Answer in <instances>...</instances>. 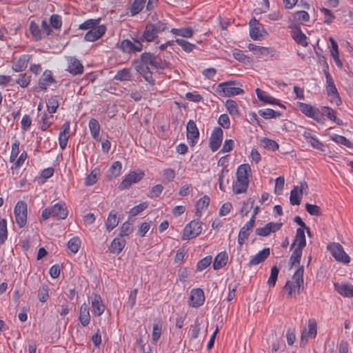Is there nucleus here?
Segmentation results:
<instances>
[{
    "instance_id": "15",
    "label": "nucleus",
    "mask_w": 353,
    "mask_h": 353,
    "mask_svg": "<svg viewBox=\"0 0 353 353\" xmlns=\"http://www.w3.org/2000/svg\"><path fill=\"white\" fill-rule=\"evenodd\" d=\"M68 65L66 70L70 74L74 76L83 74L84 67L80 61L76 57H69L68 59Z\"/></svg>"
},
{
    "instance_id": "6",
    "label": "nucleus",
    "mask_w": 353,
    "mask_h": 353,
    "mask_svg": "<svg viewBox=\"0 0 353 353\" xmlns=\"http://www.w3.org/2000/svg\"><path fill=\"white\" fill-rule=\"evenodd\" d=\"M324 73L326 77V91L327 94L330 95H334L336 98V103L339 105L341 103V99L339 97L337 89L334 83V81L330 72H328V65L327 63H325L324 65Z\"/></svg>"
},
{
    "instance_id": "13",
    "label": "nucleus",
    "mask_w": 353,
    "mask_h": 353,
    "mask_svg": "<svg viewBox=\"0 0 353 353\" xmlns=\"http://www.w3.org/2000/svg\"><path fill=\"white\" fill-rule=\"evenodd\" d=\"M132 43L129 39H124L120 44L119 48L126 53H132L134 52H140L142 50V44L140 41L134 39Z\"/></svg>"
},
{
    "instance_id": "34",
    "label": "nucleus",
    "mask_w": 353,
    "mask_h": 353,
    "mask_svg": "<svg viewBox=\"0 0 353 353\" xmlns=\"http://www.w3.org/2000/svg\"><path fill=\"white\" fill-rule=\"evenodd\" d=\"M88 126L92 138L98 141L101 128L99 121L92 118L89 121Z\"/></svg>"
},
{
    "instance_id": "29",
    "label": "nucleus",
    "mask_w": 353,
    "mask_h": 353,
    "mask_svg": "<svg viewBox=\"0 0 353 353\" xmlns=\"http://www.w3.org/2000/svg\"><path fill=\"white\" fill-rule=\"evenodd\" d=\"M297 105L303 114L312 119L315 117V114H316L319 110L312 105L302 102H297Z\"/></svg>"
},
{
    "instance_id": "52",
    "label": "nucleus",
    "mask_w": 353,
    "mask_h": 353,
    "mask_svg": "<svg viewBox=\"0 0 353 353\" xmlns=\"http://www.w3.org/2000/svg\"><path fill=\"white\" fill-rule=\"evenodd\" d=\"M8 237L7 222L4 219H0V245L3 244Z\"/></svg>"
},
{
    "instance_id": "22",
    "label": "nucleus",
    "mask_w": 353,
    "mask_h": 353,
    "mask_svg": "<svg viewBox=\"0 0 353 353\" xmlns=\"http://www.w3.org/2000/svg\"><path fill=\"white\" fill-rule=\"evenodd\" d=\"M290 28L292 29V37L296 42L304 47L307 46V37L301 31L300 26L294 25L290 26Z\"/></svg>"
},
{
    "instance_id": "61",
    "label": "nucleus",
    "mask_w": 353,
    "mask_h": 353,
    "mask_svg": "<svg viewBox=\"0 0 353 353\" xmlns=\"http://www.w3.org/2000/svg\"><path fill=\"white\" fill-rule=\"evenodd\" d=\"M262 143L263 144L264 148H266L268 150H270L272 151H275L279 149V144L274 140L268 139V138H264L262 140Z\"/></svg>"
},
{
    "instance_id": "32",
    "label": "nucleus",
    "mask_w": 353,
    "mask_h": 353,
    "mask_svg": "<svg viewBox=\"0 0 353 353\" xmlns=\"http://www.w3.org/2000/svg\"><path fill=\"white\" fill-rule=\"evenodd\" d=\"M249 185V180L236 179L233 185L232 191L234 194H241L245 192Z\"/></svg>"
},
{
    "instance_id": "16",
    "label": "nucleus",
    "mask_w": 353,
    "mask_h": 353,
    "mask_svg": "<svg viewBox=\"0 0 353 353\" xmlns=\"http://www.w3.org/2000/svg\"><path fill=\"white\" fill-rule=\"evenodd\" d=\"M308 328L309 330L307 332L305 329H304L301 334V345H304L307 342V336H310L312 337H316L317 334V325L316 322L314 319H310L308 321Z\"/></svg>"
},
{
    "instance_id": "9",
    "label": "nucleus",
    "mask_w": 353,
    "mask_h": 353,
    "mask_svg": "<svg viewBox=\"0 0 353 353\" xmlns=\"http://www.w3.org/2000/svg\"><path fill=\"white\" fill-rule=\"evenodd\" d=\"M107 30L105 25H97L94 28L90 29L84 37L86 41L94 42L103 37Z\"/></svg>"
},
{
    "instance_id": "4",
    "label": "nucleus",
    "mask_w": 353,
    "mask_h": 353,
    "mask_svg": "<svg viewBox=\"0 0 353 353\" xmlns=\"http://www.w3.org/2000/svg\"><path fill=\"white\" fill-rule=\"evenodd\" d=\"M202 223L199 220H193L190 221L183 230L182 236L183 240H190L196 238L200 234L202 230Z\"/></svg>"
},
{
    "instance_id": "24",
    "label": "nucleus",
    "mask_w": 353,
    "mask_h": 353,
    "mask_svg": "<svg viewBox=\"0 0 353 353\" xmlns=\"http://www.w3.org/2000/svg\"><path fill=\"white\" fill-rule=\"evenodd\" d=\"M146 0H134L131 6L130 12L132 16H134L142 10ZM154 8L152 0H148L146 9L150 10Z\"/></svg>"
},
{
    "instance_id": "31",
    "label": "nucleus",
    "mask_w": 353,
    "mask_h": 353,
    "mask_svg": "<svg viewBox=\"0 0 353 353\" xmlns=\"http://www.w3.org/2000/svg\"><path fill=\"white\" fill-rule=\"evenodd\" d=\"M119 222V218L117 217V212L114 210H111L105 221L106 230L109 232L112 230L118 225Z\"/></svg>"
},
{
    "instance_id": "51",
    "label": "nucleus",
    "mask_w": 353,
    "mask_h": 353,
    "mask_svg": "<svg viewBox=\"0 0 353 353\" xmlns=\"http://www.w3.org/2000/svg\"><path fill=\"white\" fill-rule=\"evenodd\" d=\"M248 49L255 54L268 55L270 53L268 48L258 46L254 43H250Z\"/></svg>"
},
{
    "instance_id": "40",
    "label": "nucleus",
    "mask_w": 353,
    "mask_h": 353,
    "mask_svg": "<svg viewBox=\"0 0 353 353\" xmlns=\"http://www.w3.org/2000/svg\"><path fill=\"white\" fill-rule=\"evenodd\" d=\"M168 30L167 19L161 14L160 18L156 13V33L163 32Z\"/></svg>"
},
{
    "instance_id": "60",
    "label": "nucleus",
    "mask_w": 353,
    "mask_h": 353,
    "mask_svg": "<svg viewBox=\"0 0 353 353\" xmlns=\"http://www.w3.org/2000/svg\"><path fill=\"white\" fill-rule=\"evenodd\" d=\"M175 42L187 52H192L194 48H196V46L194 44L190 43L183 39H177L175 40Z\"/></svg>"
},
{
    "instance_id": "62",
    "label": "nucleus",
    "mask_w": 353,
    "mask_h": 353,
    "mask_svg": "<svg viewBox=\"0 0 353 353\" xmlns=\"http://www.w3.org/2000/svg\"><path fill=\"white\" fill-rule=\"evenodd\" d=\"M279 273V269L276 265H274L271 269L270 276L268 279V283L269 285L274 287L276 284L278 275Z\"/></svg>"
},
{
    "instance_id": "63",
    "label": "nucleus",
    "mask_w": 353,
    "mask_h": 353,
    "mask_svg": "<svg viewBox=\"0 0 353 353\" xmlns=\"http://www.w3.org/2000/svg\"><path fill=\"white\" fill-rule=\"evenodd\" d=\"M306 211L312 216H321V211L319 206L307 203L305 204Z\"/></svg>"
},
{
    "instance_id": "7",
    "label": "nucleus",
    "mask_w": 353,
    "mask_h": 353,
    "mask_svg": "<svg viewBox=\"0 0 353 353\" xmlns=\"http://www.w3.org/2000/svg\"><path fill=\"white\" fill-rule=\"evenodd\" d=\"M330 250L332 255L337 261L343 263H349L350 261V256L344 251L342 245L338 243H334L332 245L327 247Z\"/></svg>"
},
{
    "instance_id": "44",
    "label": "nucleus",
    "mask_w": 353,
    "mask_h": 353,
    "mask_svg": "<svg viewBox=\"0 0 353 353\" xmlns=\"http://www.w3.org/2000/svg\"><path fill=\"white\" fill-rule=\"evenodd\" d=\"M131 77L130 70L128 68H124L117 71L114 79L120 81H129L131 79Z\"/></svg>"
},
{
    "instance_id": "48",
    "label": "nucleus",
    "mask_w": 353,
    "mask_h": 353,
    "mask_svg": "<svg viewBox=\"0 0 353 353\" xmlns=\"http://www.w3.org/2000/svg\"><path fill=\"white\" fill-rule=\"evenodd\" d=\"M59 103L57 96H52L47 102L48 111L52 114L55 113L59 108Z\"/></svg>"
},
{
    "instance_id": "21",
    "label": "nucleus",
    "mask_w": 353,
    "mask_h": 353,
    "mask_svg": "<svg viewBox=\"0 0 353 353\" xmlns=\"http://www.w3.org/2000/svg\"><path fill=\"white\" fill-rule=\"evenodd\" d=\"M334 290L341 296L347 298L353 297V285L350 283H334Z\"/></svg>"
},
{
    "instance_id": "30",
    "label": "nucleus",
    "mask_w": 353,
    "mask_h": 353,
    "mask_svg": "<svg viewBox=\"0 0 353 353\" xmlns=\"http://www.w3.org/2000/svg\"><path fill=\"white\" fill-rule=\"evenodd\" d=\"M228 256L226 252L219 253L214 259L213 263V268L215 270H219L224 267L228 262Z\"/></svg>"
},
{
    "instance_id": "45",
    "label": "nucleus",
    "mask_w": 353,
    "mask_h": 353,
    "mask_svg": "<svg viewBox=\"0 0 353 353\" xmlns=\"http://www.w3.org/2000/svg\"><path fill=\"white\" fill-rule=\"evenodd\" d=\"M254 226L253 219H250L241 229L239 234L241 236L245 238L246 239L248 238L250 232L252 230V228Z\"/></svg>"
},
{
    "instance_id": "26",
    "label": "nucleus",
    "mask_w": 353,
    "mask_h": 353,
    "mask_svg": "<svg viewBox=\"0 0 353 353\" xmlns=\"http://www.w3.org/2000/svg\"><path fill=\"white\" fill-rule=\"evenodd\" d=\"M296 243H298L296 248L301 250H303L306 245L305 235L303 228H298L296 230L295 239L291 245V250L295 246Z\"/></svg>"
},
{
    "instance_id": "50",
    "label": "nucleus",
    "mask_w": 353,
    "mask_h": 353,
    "mask_svg": "<svg viewBox=\"0 0 353 353\" xmlns=\"http://www.w3.org/2000/svg\"><path fill=\"white\" fill-rule=\"evenodd\" d=\"M248 171H250V167L248 164H242L239 165L236 171V179L248 180Z\"/></svg>"
},
{
    "instance_id": "39",
    "label": "nucleus",
    "mask_w": 353,
    "mask_h": 353,
    "mask_svg": "<svg viewBox=\"0 0 353 353\" xmlns=\"http://www.w3.org/2000/svg\"><path fill=\"white\" fill-rule=\"evenodd\" d=\"M101 20V18L88 19L79 26V29L88 31L90 29L94 28L97 25H99Z\"/></svg>"
},
{
    "instance_id": "38",
    "label": "nucleus",
    "mask_w": 353,
    "mask_h": 353,
    "mask_svg": "<svg viewBox=\"0 0 353 353\" xmlns=\"http://www.w3.org/2000/svg\"><path fill=\"white\" fill-rule=\"evenodd\" d=\"M210 203V198L209 196L205 195L202 198H201L196 203V214L198 216H201V210H206Z\"/></svg>"
},
{
    "instance_id": "36",
    "label": "nucleus",
    "mask_w": 353,
    "mask_h": 353,
    "mask_svg": "<svg viewBox=\"0 0 353 353\" xmlns=\"http://www.w3.org/2000/svg\"><path fill=\"white\" fill-rule=\"evenodd\" d=\"M258 114L265 119H274L282 116V113L279 111H275L271 108L258 110Z\"/></svg>"
},
{
    "instance_id": "43",
    "label": "nucleus",
    "mask_w": 353,
    "mask_h": 353,
    "mask_svg": "<svg viewBox=\"0 0 353 353\" xmlns=\"http://www.w3.org/2000/svg\"><path fill=\"white\" fill-rule=\"evenodd\" d=\"M225 108L231 115L239 116L240 114L236 102L232 99H228L225 101Z\"/></svg>"
},
{
    "instance_id": "56",
    "label": "nucleus",
    "mask_w": 353,
    "mask_h": 353,
    "mask_svg": "<svg viewBox=\"0 0 353 353\" xmlns=\"http://www.w3.org/2000/svg\"><path fill=\"white\" fill-rule=\"evenodd\" d=\"M80 245L81 241L79 237L72 238L68 242V248L73 254H75L79 251Z\"/></svg>"
},
{
    "instance_id": "8",
    "label": "nucleus",
    "mask_w": 353,
    "mask_h": 353,
    "mask_svg": "<svg viewBox=\"0 0 353 353\" xmlns=\"http://www.w3.org/2000/svg\"><path fill=\"white\" fill-rule=\"evenodd\" d=\"M186 136L191 147L194 146L199 137V131L193 120H189L186 125Z\"/></svg>"
},
{
    "instance_id": "28",
    "label": "nucleus",
    "mask_w": 353,
    "mask_h": 353,
    "mask_svg": "<svg viewBox=\"0 0 353 353\" xmlns=\"http://www.w3.org/2000/svg\"><path fill=\"white\" fill-rule=\"evenodd\" d=\"M79 319L83 327L87 326L90 322L89 307L85 303L81 305Z\"/></svg>"
},
{
    "instance_id": "11",
    "label": "nucleus",
    "mask_w": 353,
    "mask_h": 353,
    "mask_svg": "<svg viewBox=\"0 0 353 353\" xmlns=\"http://www.w3.org/2000/svg\"><path fill=\"white\" fill-rule=\"evenodd\" d=\"M205 296L203 291L200 288L192 290L189 297V305L193 307H199L203 304Z\"/></svg>"
},
{
    "instance_id": "18",
    "label": "nucleus",
    "mask_w": 353,
    "mask_h": 353,
    "mask_svg": "<svg viewBox=\"0 0 353 353\" xmlns=\"http://www.w3.org/2000/svg\"><path fill=\"white\" fill-rule=\"evenodd\" d=\"M91 300L94 314L97 316H101L105 310V305L103 303L101 297L99 294H92L91 296Z\"/></svg>"
},
{
    "instance_id": "35",
    "label": "nucleus",
    "mask_w": 353,
    "mask_h": 353,
    "mask_svg": "<svg viewBox=\"0 0 353 353\" xmlns=\"http://www.w3.org/2000/svg\"><path fill=\"white\" fill-rule=\"evenodd\" d=\"M141 40L148 42H150L154 40V24H147L145 30L143 32Z\"/></svg>"
},
{
    "instance_id": "57",
    "label": "nucleus",
    "mask_w": 353,
    "mask_h": 353,
    "mask_svg": "<svg viewBox=\"0 0 353 353\" xmlns=\"http://www.w3.org/2000/svg\"><path fill=\"white\" fill-rule=\"evenodd\" d=\"M263 32L265 33L263 27H252V28H250V36L253 40H260L263 37Z\"/></svg>"
},
{
    "instance_id": "10",
    "label": "nucleus",
    "mask_w": 353,
    "mask_h": 353,
    "mask_svg": "<svg viewBox=\"0 0 353 353\" xmlns=\"http://www.w3.org/2000/svg\"><path fill=\"white\" fill-rule=\"evenodd\" d=\"M223 136V130L220 127L214 128L210 137L209 143V146L212 152L216 151L221 146Z\"/></svg>"
},
{
    "instance_id": "23",
    "label": "nucleus",
    "mask_w": 353,
    "mask_h": 353,
    "mask_svg": "<svg viewBox=\"0 0 353 353\" xmlns=\"http://www.w3.org/2000/svg\"><path fill=\"white\" fill-rule=\"evenodd\" d=\"M255 91L257 97L260 101L268 104L278 105L280 107L285 108V106L281 104L279 100L268 94L265 91L261 90L260 88H256Z\"/></svg>"
},
{
    "instance_id": "1",
    "label": "nucleus",
    "mask_w": 353,
    "mask_h": 353,
    "mask_svg": "<svg viewBox=\"0 0 353 353\" xmlns=\"http://www.w3.org/2000/svg\"><path fill=\"white\" fill-rule=\"evenodd\" d=\"M154 68V55L150 52H144L140 56L139 60L136 61L135 69L146 81L154 84L152 77L153 72L151 69Z\"/></svg>"
},
{
    "instance_id": "42",
    "label": "nucleus",
    "mask_w": 353,
    "mask_h": 353,
    "mask_svg": "<svg viewBox=\"0 0 353 353\" xmlns=\"http://www.w3.org/2000/svg\"><path fill=\"white\" fill-rule=\"evenodd\" d=\"M302 194L299 191V186H294L291 190L290 201L293 205H298L301 203Z\"/></svg>"
},
{
    "instance_id": "53",
    "label": "nucleus",
    "mask_w": 353,
    "mask_h": 353,
    "mask_svg": "<svg viewBox=\"0 0 353 353\" xmlns=\"http://www.w3.org/2000/svg\"><path fill=\"white\" fill-rule=\"evenodd\" d=\"M31 81V76L26 73L20 74L18 79H16L15 83L19 84L21 88H27Z\"/></svg>"
},
{
    "instance_id": "20",
    "label": "nucleus",
    "mask_w": 353,
    "mask_h": 353,
    "mask_svg": "<svg viewBox=\"0 0 353 353\" xmlns=\"http://www.w3.org/2000/svg\"><path fill=\"white\" fill-rule=\"evenodd\" d=\"M303 274L304 267L303 265H299L292 276V279L294 281V283L296 285L297 288L298 294H301V292H302L304 290Z\"/></svg>"
},
{
    "instance_id": "58",
    "label": "nucleus",
    "mask_w": 353,
    "mask_h": 353,
    "mask_svg": "<svg viewBox=\"0 0 353 353\" xmlns=\"http://www.w3.org/2000/svg\"><path fill=\"white\" fill-rule=\"evenodd\" d=\"M133 232V227L132 223L128 221H125L123 223L120 228L119 236L121 237H123L125 236H128Z\"/></svg>"
},
{
    "instance_id": "55",
    "label": "nucleus",
    "mask_w": 353,
    "mask_h": 353,
    "mask_svg": "<svg viewBox=\"0 0 353 353\" xmlns=\"http://www.w3.org/2000/svg\"><path fill=\"white\" fill-rule=\"evenodd\" d=\"M296 286L292 281H288L283 287V290L288 292V298L296 297Z\"/></svg>"
},
{
    "instance_id": "19",
    "label": "nucleus",
    "mask_w": 353,
    "mask_h": 353,
    "mask_svg": "<svg viewBox=\"0 0 353 353\" xmlns=\"http://www.w3.org/2000/svg\"><path fill=\"white\" fill-rule=\"evenodd\" d=\"M56 82L55 79L52 76V71L46 70L39 78L38 84L41 90H46L49 85Z\"/></svg>"
},
{
    "instance_id": "25",
    "label": "nucleus",
    "mask_w": 353,
    "mask_h": 353,
    "mask_svg": "<svg viewBox=\"0 0 353 353\" xmlns=\"http://www.w3.org/2000/svg\"><path fill=\"white\" fill-rule=\"evenodd\" d=\"M270 254V250L269 248H264L256 255H254L248 263V265L251 267L252 265H258L263 262Z\"/></svg>"
},
{
    "instance_id": "12",
    "label": "nucleus",
    "mask_w": 353,
    "mask_h": 353,
    "mask_svg": "<svg viewBox=\"0 0 353 353\" xmlns=\"http://www.w3.org/2000/svg\"><path fill=\"white\" fill-rule=\"evenodd\" d=\"M143 173H137L136 172H130L127 174L120 183L119 188L120 190L128 189L134 183H138L143 178Z\"/></svg>"
},
{
    "instance_id": "64",
    "label": "nucleus",
    "mask_w": 353,
    "mask_h": 353,
    "mask_svg": "<svg viewBox=\"0 0 353 353\" xmlns=\"http://www.w3.org/2000/svg\"><path fill=\"white\" fill-rule=\"evenodd\" d=\"M212 263V256H207L203 259H201L196 265V270L198 271H202L208 268Z\"/></svg>"
},
{
    "instance_id": "47",
    "label": "nucleus",
    "mask_w": 353,
    "mask_h": 353,
    "mask_svg": "<svg viewBox=\"0 0 353 353\" xmlns=\"http://www.w3.org/2000/svg\"><path fill=\"white\" fill-rule=\"evenodd\" d=\"M303 250L296 248L290 258V268L295 265H300Z\"/></svg>"
},
{
    "instance_id": "54",
    "label": "nucleus",
    "mask_w": 353,
    "mask_h": 353,
    "mask_svg": "<svg viewBox=\"0 0 353 353\" xmlns=\"http://www.w3.org/2000/svg\"><path fill=\"white\" fill-rule=\"evenodd\" d=\"M233 56L235 59L243 63H250L252 61L250 57L244 54L243 52L239 49H234L233 50Z\"/></svg>"
},
{
    "instance_id": "14",
    "label": "nucleus",
    "mask_w": 353,
    "mask_h": 353,
    "mask_svg": "<svg viewBox=\"0 0 353 353\" xmlns=\"http://www.w3.org/2000/svg\"><path fill=\"white\" fill-rule=\"evenodd\" d=\"M281 226V223L270 222L267 223L264 227L256 228L255 233L256 235L260 236H267L270 233L279 230Z\"/></svg>"
},
{
    "instance_id": "27",
    "label": "nucleus",
    "mask_w": 353,
    "mask_h": 353,
    "mask_svg": "<svg viewBox=\"0 0 353 353\" xmlns=\"http://www.w3.org/2000/svg\"><path fill=\"white\" fill-rule=\"evenodd\" d=\"M123 237L118 236L113 239L109 248L110 252L119 254L125 245V241Z\"/></svg>"
},
{
    "instance_id": "2",
    "label": "nucleus",
    "mask_w": 353,
    "mask_h": 353,
    "mask_svg": "<svg viewBox=\"0 0 353 353\" xmlns=\"http://www.w3.org/2000/svg\"><path fill=\"white\" fill-rule=\"evenodd\" d=\"M239 82L235 81H228L221 83L217 85L215 92L221 97H230L236 95L242 94L244 90L240 88L235 87Z\"/></svg>"
},
{
    "instance_id": "41",
    "label": "nucleus",
    "mask_w": 353,
    "mask_h": 353,
    "mask_svg": "<svg viewBox=\"0 0 353 353\" xmlns=\"http://www.w3.org/2000/svg\"><path fill=\"white\" fill-rule=\"evenodd\" d=\"M122 165L119 161H114L108 170V178L117 177L120 175Z\"/></svg>"
},
{
    "instance_id": "17",
    "label": "nucleus",
    "mask_w": 353,
    "mask_h": 353,
    "mask_svg": "<svg viewBox=\"0 0 353 353\" xmlns=\"http://www.w3.org/2000/svg\"><path fill=\"white\" fill-rule=\"evenodd\" d=\"M30 58L31 55L30 54H22L17 61L13 59L12 69L17 72H23L26 69Z\"/></svg>"
},
{
    "instance_id": "5",
    "label": "nucleus",
    "mask_w": 353,
    "mask_h": 353,
    "mask_svg": "<svg viewBox=\"0 0 353 353\" xmlns=\"http://www.w3.org/2000/svg\"><path fill=\"white\" fill-rule=\"evenodd\" d=\"M16 223L20 228H23L27 221V204L23 201H19L14 207Z\"/></svg>"
},
{
    "instance_id": "3",
    "label": "nucleus",
    "mask_w": 353,
    "mask_h": 353,
    "mask_svg": "<svg viewBox=\"0 0 353 353\" xmlns=\"http://www.w3.org/2000/svg\"><path fill=\"white\" fill-rule=\"evenodd\" d=\"M68 214V211L64 203H57L51 208H47L43 210L41 213L42 219L46 221L50 216L57 219H65Z\"/></svg>"
},
{
    "instance_id": "59",
    "label": "nucleus",
    "mask_w": 353,
    "mask_h": 353,
    "mask_svg": "<svg viewBox=\"0 0 353 353\" xmlns=\"http://www.w3.org/2000/svg\"><path fill=\"white\" fill-rule=\"evenodd\" d=\"M48 291L49 288L46 284L43 285L39 290L38 298L40 302L46 303L48 301L49 298Z\"/></svg>"
},
{
    "instance_id": "49",
    "label": "nucleus",
    "mask_w": 353,
    "mask_h": 353,
    "mask_svg": "<svg viewBox=\"0 0 353 353\" xmlns=\"http://www.w3.org/2000/svg\"><path fill=\"white\" fill-rule=\"evenodd\" d=\"M331 139L338 144L345 145L349 148H353V144L343 136L334 134L331 136Z\"/></svg>"
},
{
    "instance_id": "33",
    "label": "nucleus",
    "mask_w": 353,
    "mask_h": 353,
    "mask_svg": "<svg viewBox=\"0 0 353 353\" xmlns=\"http://www.w3.org/2000/svg\"><path fill=\"white\" fill-rule=\"evenodd\" d=\"M322 115H325L329 119L335 122L338 125H343V122L336 116V112L331 108L324 106L322 108Z\"/></svg>"
},
{
    "instance_id": "46",
    "label": "nucleus",
    "mask_w": 353,
    "mask_h": 353,
    "mask_svg": "<svg viewBox=\"0 0 353 353\" xmlns=\"http://www.w3.org/2000/svg\"><path fill=\"white\" fill-rule=\"evenodd\" d=\"M29 30L30 34L36 41H40L42 39L41 30L39 26L34 21H30Z\"/></svg>"
},
{
    "instance_id": "37",
    "label": "nucleus",
    "mask_w": 353,
    "mask_h": 353,
    "mask_svg": "<svg viewBox=\"0 0 353 353\" xmlns=\"http://www.w3.org/2000/svg\"><path fill=\"white\" fill-rule=\"evenodd\" d=\"M170 32L177 36H181L185 38H190L192 37L194 31L192 28H172Z\"/></svg>"
}]
</instances>
